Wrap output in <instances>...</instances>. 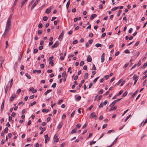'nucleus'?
Returning a JSON list of instances; mask_svg holds the SVG:
<instances>
[{"label":"nucleus","instance_id":"5701e85b","mask_svg":"<svg viewBox=\"0 0 147 147\" xmlns=\"http://www.w3.org/2000/svg\"><path fill=\"white\" fill-rule=\"evenodd\" d=\"M51 11V10L50 9H49V8L47 9L46 10L45 13H47L48 14Z\"/></svg>","mask_w":147,"mask_h":147},{"label":"nucleus","instance_id":"37998d69","mask_svg":"<svg viewBox=\"0 0 147 147\" xmlns=\"http://www.w3.org/2000/svg\"><path fill=\"white\" fill-rule=\"evenodd\" d=\"M49 63L50 64L51 66H53V60L50 61Z\"/></svg>","mask_w":147,"mask_h":147},{"label":"nucleus","instance_id":"72a5a7b5","mask_svg":"<svg viewBox=\"0 0 147 147\" xmlns=\"http://www.w3.org/2000/svg\"><path fill=\"white\" fill-rule=\"evenodd\" d=\"M127 91L125 92L122 95V96L124 97L126 96L127 95Z\"/></svg>","mask_w":147,"mask_h":147},{"label":"nucleus","instance_id":"1a4fd4ad","mask_svg":"<svg viewBox=\"0 0 147 147\" xmlns=\"http://www.w3.org/2000/svg\"><path fill=\"white\" fill-rule=\"evenodd\" d=\"M63 34H64L63 31L61 32V34L59 36L58 39L59 40H61L63 38Z\"/></svg>","mask_w":147,"mask_h":147},{"label":"nucleus","instance_id":"412c9836","mask_svg":"<svg viewBox=\"0 0 147 147\" xmlns=\"http://www.w3.org/2000/svg\"><path fill=\"white\" fill-rule=\"evenodd\" d=\"M122 81H123V79H120L119 80V81H118V82L117 83H116L115 84V85H116L117 86L119 85L121 83V82H122Z\"/></svg>","mask_w":147,"mask_h":147},{"label":"nucleus","instance_id":"c03bdc74","mask_svg":"<svg viewBox=\"0 0 147 147\" xmlns=\"http://www.w3.org/2000/svg\"><path fill=\"white\" fill-rule=\"evenodd\" d=\"M84 61H81L80 64V66H82L84 64Z\"/></svg>","mask_w":147,"mask_h":147},{"label":"nucleus","instance_id":"6ab92c4d","mask_svg":"<svg viewBox=\"0 0 147 147\" xmlns=\"http://www.w3.org/2000/svg\"><path fill=\"white\" fill-rule=\"evenodd\" d=\"M17 66H18V63L17 62H15V63L14 65V67H13L15 71L16 70V69L17 68Z\"/></svg>","mask_w":147,"mask_h":147},{"label":"nucleus","instance_id":"423d86ee","mask_svg":"<svg viewBox=\"0 0 147 147\" xmlns=\"http://www.w3.org/2000/svg\"><path fill=\"white\" fill-rule=\"evenodd\" d=\"M40 1V0H36L33 4L31 8V10H32L34 7H35V5L38 3Z\"/></svg>","mask_w":147,"mask_h":147},{"label":"nucleus","instance_id":"13d9d810","mask_svg":"<svg viewBox=\"0 0 147 147\" xmlns=\"http://www.w3.org/2000/svg\"><path fill=\"white\" fill-rule=\"evenodd\" d=\"M139 43H140V41H138L137 42H136L135 44V45H134L135 46H138L139 45Z\"/></svg>","mask_w":147,"mask_h":147},{"label":"nucleus","instance_id":"0eeeda50","mask_svg":"<svg viewBox=\"0 0 147 147\" xmlns=\"http://www.w3.org/2000/svg\"><path fill=\"white\" fill-rule=\"evenodd\" d=\"M45 143H47V141H49L50 140V138L48 137V134H47L45 135Z\"/></svg>","mask_w":147,"mask_h":147},{"label":"nucleus","instance_id":"4468645a","mask_svg":"<svg viewBox=\"0 0 147 147\" xmlns=\"http://www.w3.org/2000/svg\"><path fill=\"white\" fill-rule=\"evenodd\" d=\"M131 116V115H129L126 117V118L125 119H122V121H124V122H126Z\"/></svg>","mask_w":147,"mask_h":147},{"label":"nucleus","instance_id":"f257e3e1","mask_svg":"<svg viewBox=\"0 0 147 147\" xmlns=\"http://www.w3.org/2000/svg\"><path fill=\"white\" fill-rule=\"evenodd\" d=\"M11 25V22H9V21H7L6 24L5 31L4 32V34H7V32L10 30V26Z\"/></svg>","mask_w":147,"mask_h":147},{"label":"nucleus","instance_id":"ddd939ff","mask_svg":"<svg viewBox=\"0 0 147 147\" xmlns=\"http://www.w3.org/2000/svg\"><path fill=\"white\" fill-rule=\"evenodd\" d=\"M117 108V106H112V107L110 109L109 111H111L113 110H116Z\"/></svg>","mask_w":147,"mask_h":147},{"label":"nucleus","instance_id":"6e6d98bb","mask_svg":"<svg viewBox=\"0 0 147 147\" xmlns=\"http://www.w3.org/2000/svg\"><path fill=\"white\" fill-rule=\"evenodd\" d=\"M92 135V133H90L89 134L88 137L86 139H88L90 138L91 137Z\"/></svg>","mask_w":147,"mask_h":147},{"label":"nucleus","instance_id":"393cba45","mask_svg":"<svg viewBox=\"0 0 147 147\" xmlns=\"http://www.w3.org/2000/svg\"><path fill=\"white\" fill-rule=\"evenodd\" d=\"M95 46L96 47L98 48L99 47H101L102 46V45L100 44L97 43L95 45Z\"/></svg>","mask_w":147,"mask_h":147},{"label":"nucleus","instance_id":"338daca9","mask_svg":"<svg viewBox=\"0 0 147 147\" xmlns=\"http://www.w3.org/2000/svg\"><path fill=\"white\" fill-rule=\"evenodd\" d=\"M147 66V62H146L144 63L143 67L144 68L145 67H146Z\"/></svg>","mask_w":147,"mask_h":147},{"label":"nucleus","instance_id":"f03ea898","mask_svg":"<svg viewBox=\"0 0 147 147\" xmlns=\"http://www.w3.org/2000/svg\"><path fill=\"white\" fill-rule=\"evenodd\" d=\"M138 76H137L135 74L133 77V80H135L134 82V85L136 83L137 81L138 80Z\"/></svg>","mask_w":147,"mask_h":147},{"label":"nucleus","instance_id":"20e7f679","mask_svg":"<svg viewBox=\"0 0 147 147\" xmlns=\"http://www.w3.org/2000/svg\"><path fill=\"white\" fill-rule=\"evenodd\" d=\"M108 101L107 100H105L103 102H101L99 106L100 108L103 107L104 105H105L107 103Z\"/></svg>","mask_w":147,"mask_h":147},{"label":"nucleus","instance_id":"680f3d73","mask_svg":"<svg viewBox=\"0 0 147 147\" xmlns=\"http://www.w3.org/2000/svg\"><path fill=\"white\" fill-rule=\"evenodd\" d=\"M78 40H75L73 42V44H75L78 42Z\"/></svg>","mask_w":147,"mask_h":147},{"label":"nucleus","instance_id":"49530a36","mask_svg":"<svg viewBox=\"0 0 147 147\" xmlns=\"http://www.w3.org/2000/svg\"><path fill=\"white\" fill-rule=\"evenodd\" d=\"M99 77H98L96 78L94 80H93V82L94 83H95L97 81L98 79L99 78Z\"/></svg>","mask_w":147,"mask_h":147},{"label":"nucleus","instance_id":"7ed1b4c3","mask_svg":"<svg viewBox=\"0 0 147 147\" xmlns=\"http://www.w3.org/2000/svg\"><path fill=\"white\" fill-rule=\"evenodd\" d=\"M59 45V42L58 41H57L51 46V48L53 49L56 48Z\"/></svg>","mask_w":147,"mask_h":147},{"label":"nucleus","instance_id":"dca6fc26","mask_svg":"<svg viewBox=\"0 0 147 147\" xmlns=\"http://www.w3.org/2000/svg\"><path fill=\"white\" fill-rule=\"evenodd\" d=\"M5 102V100H4L3 101L2 103V104L1 105V109L2 111H3V109Z\"/></svg>","mask_w":147,"mask_h":147},{"label":"nucleus","instance_id":"7c9ffc66","mask_svg":"<svg viewBox=\"0 0 147 147\" xmlns=\"http://www.w3.org/2000/svg\"><path fill=\"white\" fill-rule=\"evenodd\" d=\"M4 61V58L3 57H0V62H3Z\"/></svg>","mask_w":147,"mask_h":147},{"label":"nucleus","instance_id":"8fccbe9b","mask_svg":"<svg viewBox=\"0 0 147 147\" xmlns=\"http://www.w3.org/2000/svg\"><path fill=\"white\" fill-rule=\"evenodd\" d=\"M18 0H15L14 2V3H13V7H14V6H15V5H16V3H17V2L18 1Z\"/></svg>","mask_w":147,"mask_h":147},{"label":"nucleus","instance_id":"c756f323","mask_svg":"<svg viewBox=\"0 0 147 147\" xmlns=\"http://www.w3.org/2000/svg\"><path fill=\"white\" fill-rule=\"evenodd\" d=\"M36 102L35 101L33 102L32 103H30V105H29L30 107L32 106H33L34 105L36 104Z\"/></svg>","mask_w":147,"mask_h":147},{"label":"nucleus","instance_id":"cd10ccee","mask_svg":"<svg viewBox=\"0 0 147 147\" xmlns=\"http://www.w3.org/2000/svg\"><path fill=\"white\" fill-rule=\"evenodd\" d=\"M12 15L10 16L9 17L8 19L7 20V21H9V22H11V18H12Z\"/></svg>","mask_w":147,"mask_h":147},{"label":"nucleus","instance_id":"bf43d9fd","mask_svg":"<svg viewBox=\"0 0 147 147\" xmlns=\"http://www.w3.org/2000/svg\"><path fill=\"white\" fill-rule=\"evenodd\" d=\"M93 83L92 82H91V83H90V84L89 85V88H90L92 87V86L93 85Z\"/></svg>","mask_w":147,"mask_h":147},{"label":"nucleus","instance_id":"052dcab7","mask_svg":"<svg viewBox=\"0 0 147 147\" xmlns=\"http://www.w3.org/2000/svg\"><path fill=\"white\" fill-rule=\"evenodd\" d=\"M129 63H126L124 66V67L125 68L126 67L129 65Z\"/></svg>","mask_w":147,"mask_h":147},{"label":"nucleus","instance_id":"bb28decb","mask_svg":"<svg viewBox=\"0 0 147 147\" xmlns=\"http://www.w3.org/2000/svg\"><path fill=\"white\" fill-rule=\"evenodd\" d=\"M8 88H9V87H8V86H7L5 87V93L6 94L7 92Z\"/></svg>","mask_w":147,"mask_h":147},{"label":"nucleus","instance_id":"774afa93","mask_svg":"<svg viewBox=\"0 0 147 147\" xmlns=\"http://www.w3.org/2000/svg\"><path fill=\"white\" fill-rule=\"evenodd\" d=\"M147 123V119L143 122V126H144Z\"/></svg>","mask_w":147,"mask_h":147},{"label":"nucleus","instance_id":"c85d7f7f","mask_svg":"<svg viewBox=\"0 0 147 147\" xmlns=\"http://www.w3.org/2000/svg\"><path fill=\"white\" fill-rule=\"evenodd\" d=\"M76 129H73L71 132V134H73L75 133L76 131Z\"/></svg>","mask_w":147,"mask_h":147},{"label":"nucleus","instance_id":"473e14b6","mask_svg":"<svg viewBox=\"0 0 147 147\" xmlns=\"http://www.w3.org/2000/svg\"><path fill=\"white\" fill-rule=\"evenodd\" d=\"M8 130V128L7 127L5 128L4 129V132L5 133H7Z\"/></svg>","mask_w":147,"mask_h":147},{"label":"nucleus","instance_id":"9b49d317","mask_svg":"<svg viewBox=\"0 0 147 147\" xmlns=\"http://www.w3.org/2000/svg\"><path fill=\"white\" fill-rule=\"evenodd\" d=\"M27 1L26 0H22L21 4V7H22L24 4L27 2Z\"/></svg>","mask_w":147,"mask_h":147},{"label":"nucleus","instance_id":"f3484780","mask_svg":"<svg viewBox=\"0 0 147 147\" xmlns=\"http://www.w3.org/2000/svg\"><path fill=\"white\" fill-rule=\"evenodd\" d=\"M33 73H40L41 72V71L40 70H33Z\"/></svg>","mask_w":147,"mask_h":147},{"label":"nucleus","instance_id":"a18cd8bd","mask_svg":"<svg viewBox=\"0 0 147 147\" xmlns=\"http://www.w3.org/2000/svg\"><path fill=\"white\" fill-rule=\"evenodd\" d=\"M75 113V111H73V112L71 113L70 117H73Z\"/></svg>","mask_w":147,"mask_h":147},{"label":"nucleus","instance_id":"9d476101","mask_svg":"<svg viewBox=\"0 0 147 147\" xmlns=\"http://www.w3.org/2000/svg\"><path fill=\"white\" fill-rule=\"evenodd\" d=\"M105 53H103L102 54L101 57V62L103 63L105 60Z\"/></svg>","mask_w":147,"mask_h":147},{"label":"nucleus","instance_id":"de8ad7c7","mask_svg":"<svg viewBox=\"0 0 147 147\" xmlns=\"http://www.w3.org/2000/svg\"><path fill=\"white\" fill-rule=\"evenodd\" d=\"M59 22V20L55 21L54 22V24L55 25H57V24L58 22Z\"/></svg>","mask_w":147,"mask_h":147},{"label":"nucleus","instance_id":"ea45409f","mask_svg":"<svg viewBox=\"0 0 147 147\" xmlns=\"http://www.w3.org/2000/svg\"><path fill=\"white\" fill-rule=\"evenodd\" d=\"M119 8V7H114V8H112L111 9V10L112 11H115V10H116L117 9H118Z\"/></svg>","mask_w":147,"mask_h":147},{"label":"nucleus","instance_id":"58836bf2","mask_svg":"<svg viewBox=\"0 0 147 147\" xmlns=\"http://www.w3.org/2000/svg\"><path fill=\"white\" fill-rule=\"evenodd\" d=\"M124 53H125L128 54L130 53V52L128 49H126L124 51Z\"/></svg>","mask_w":147,"mask_h":147},{"label":"nucleus","instance_id":"3c124183","mask_svg":"<svg viewBox=\"0 0 147 147\" xmlns=\"http://www.w3.org/2000/svg\"><path fill=\"white\" fill-rule=\"evenodd\" d=\"M38 51V50L37 49H34V53H37Z\"/></svg>","mask_w":147,"mask_h":147},{"label":"nucleus","instance_id":"39448f33","mask_svg":"<svg viewBox=\"0 0 147 147\" xmlns=\"http://www.w3.org/2000/svg\"><path fill=\"white\" fill-rule=\"evenodd\" d=\"M97 116L95 115V113L93 112L90 115V118H94L95 119L96 118Z\"/></svg>","mask_w":147,"mask_h":147},{"label":"nucleus","instance_id":"b1692460","mask_svg":"<svg viewBox=\"0 0 147 147\" xmlns=\"http://www.w3.org/2000/svg\"><path fill=\"white\" fill-rule=\"evenodd\" d=\"M26 76L29 79H30L31 77L30 75L28 73H26L25 74Z\"/></svg>","mask_w":147,"mask_h":147},{"label":"nucleus","instance_id":"2eb2a0df","mask_svg":"<svg viewBox=\"0 0 147 147\" xmlns=\"http://www.w3.org/2000/svg\"><path fill=\"white\" fill-rule=\"evenodd\" d=\"M87 61L88 62H91L92 61V58L90 55H88L87 57Z\"/></svg>","mask_w":147,"mask_h":147},{"label":"nucleus","instance_id":"4d7b16f0","mask_svg":"<svg viewBox=\"0 0 147 147\" xmlns=\"http://www.w3.org/2000/svg\"><path fill=\"white\" fill-rule=\"evenodd\" d=\"M12 117L11 116H9V117L8 120L9 121H10L12 120Z\"/></svg>","mask_w":147,"mask_h":147},{"label":"nucleus","instance_id":"69168bd1","mask_svg":"<svg viewBox=\"0 0 147 147\" xmlns=\"http://www.w3.org/2000/svg\"><path fill=\"white\" fill-rule=\"evenodd\" d=\"M43 47L42 46H40L39 47L38 49L40 50H41L42 49Z\"/></svg>","mask_w":147,"mask_h":147},{"label":"nucleus","instance_id":"4c0bfd02","mask_svg":"<svg viewBox=\"0 0 147 147\" xmlns=\"http://www.w3.org/2000/svg\"><path fill=\"white\" fill-rule=\"evenodd\" d=\"M62 125V124L61 123H60L58 126V128L59 129L61 128Z\"/></svg>","mask_w":147,"mask_h":147},{"label":"nucleus","instance_id":"e2e57ef3","mask_svg":"<svg viewBox=\"0 0 147 147\" xmlns=\"http://www.w3.org/2000/svg\"><path fill=\"white\" fill-rule=\"evenodd\" d=\"M125 82V81L124 80L121 84L120 86H122L124 84Z\"/></svg>","mask_w":147,"mask_h":147},{"label":"nucleus","instance_id":"aec40b11","mask_svg":"<svg viewBox=\"0 0 147 147\" xmlns=\"http://www.w3.org/2000/svg\"><path fill=\"white\" fill-rule=\"evenodd\" d=\"M52 91V90L51 89H49L47 91L44 93V94L45 95H47L49 93L51 92Z\"/></svg>","mask_w":147,"mask_h":147},{"label":"nucleus","instance_id":"5fc2aeb1","mask_svg":"<svg viewBox=\"0 0 147 147\" xmlns=\"http://www.w3.org/2000/svg\"><path fill=\"white\" fill-rule=\"evenodd\" d=\"M123 91L122 90H121L119 92L118 94H117V95H118V96L120 95L123 93Z\"/></svg>","mask_w":147,"mask_h":147},{"label":"nucleus","instance_id":"2f4dec72","mask_svg":"<svg viewBox=\"0 0 147 147\" xmlns=\"http://www.w3.org/2000/svg\"><path fill=\"white\" fill-rule=\"evenodd\" d=\"M96 143V141H91L90 142V144L91 146L92 144H94Z\"/></svg>","mask_w":147,"mask_h":147},{"label":"nucleus","instance_id":"864d4df0","mask_svg":"<svg viewBox=\"0 0 147 147\" xmlns=\"http://www.w3.org/2000/svg\"><path fill=\"white\" fill-rule=\"evenodd\" d=\"M65 75H66V72L64 71L62 73V76L63 77H65Z\"/></svg>","mask_w":147,"mask_h":147},{"label":"nucleus","instance_id":"a19ab883","mask_svg":"<svg viewBox=\"0 0 147 147\" xmlns=\"http://www.w3.org/2000/svg\"><path fill=\"white\" fill-rule=\"evenodd\" d=\"M48 19V18L47 16H44L43 17V20L44 21H47Z\"/></svg>","mask_w":147,"mask_h":147},{"label":"nucleus","instance_id":"09e8293b","mask_svg":"<svg viewBox=\"0 0 147 147\" xmlns=\"http://www.w3.org/2000/svg\"><path fill=\"white\" fill-rule=\"evenodd\" d=\"M42 24L40 23L39 24L38 26V27L39 28H42Z\"/></svg>","mask_w":147,"mask_h":147},{"label":"nucleus","instance_id":"f704fd0d","mask_svg":"<svg viewBox=\"0 0 147 147\" xmlns=\"http://www.w3.org/2000/svg\"><path fill=\"white\" fill-rule=\"evenodd\" d=\"M138 91V90H136V92L133 94L132 96L133 97L134 96H135V95L137 94Z\"/></svg>","mask_w":147,"mask_h":147},{"label":"nucleus","instance_id":"6e6552de","mask_svg":"<svg viewBox=\"0 0 147 147\" xmlns=\"http://www.w3.org/2000/svg\"><path fill=\"white\" fill-rule=\"evenodd\" d=\"M16 97V95L15 94H12V96L10 97L9 99V100L10 101H13L14 99Z\"/></svg>","mask_w":147,"mask_h":147},{"label":"nucleus","instance_id":"79ce46f5","mask_svg":"<svg viewBox=\"0 0 147 147\" xmlns=\"http://www.w3.org/2000/svg\"><path fill=\"white\" fill-rule=\"evenodd\" d=\"M116 102L114 101V100L111 103L110 105V106H113L115 104Z\"/></svg>","mask_w":147,"mask_h":147},{"label":"nucleus","instance_id":"0e129e2a","mask_svg":"<svg viewBox=\"0 0 147 147\" xmlns=\"http://www.w3.org/2000/svg\"><path fill=\"white\" fill-rule=\"evenodd\" d=\"M42 31L41 30H39L38 31V33L39 34H42Z\"/></svg>","mask_w":147,"mask_h":147},{"label":"nucleus","instance_id":"e433bc0d","mask_svg":"<svg viewBox=\"0 0 147 147\" xmlns=\"http://www.w3.org/2000/svg\"><path fill=\"white\" fill-rule=\"evenodd\" d=\"M22 55H23V53L21 54V55L18 58V61L19 62L21 61Z\"/></svg>","mask_w":147,"mask_h":147},{"label":"nucleus","instance_id":"4be33fe9","mask_svg":"<svg viewBox=\"0 0 147 147\" xmlns=\"http://www.w3.org/2000/svg\"><path fill=\"white\" fill-rule=\"evenodd\" d=\"M49 110L48 109H43L42 111L43 113H47L49 111Z\"/></svg>","mask_w":147,"mask_h":147},{"label":"nucleus","instance_id":"603ef678","mask_svg":"<svg viewBox=\"0 0 147 147\" xmlns=\"http://www.w3.org/2000/svg\"><path fill=\"white\" fill-rule=\"evenodd\" d=\"M88 74L87 73H86L84 75V77L85 78H87L88 77Z\"/></svg>","mask_w":147,"mask_h":147},{"label":"nucleus","instance_id":"a878e982","mask_svg":"<svg viewBox=\"0 0 147 147\" xmlns=\"http://www.w3.org/2000/svg\"><path fill=\"white\" fill-rule=\"evenodd\" d=\"M81 97L80 96H78L76 98V100L78 101H79L81 99Z\"/></svg>","mask_w":147,"mask_h":147},{"label":"nucleus","instance_id":"f8f14e48","mask_svg":"<svg viewBox=\"0 0 147 147\" xmlns=\"http://www.w3.org/2000/svg\"><path fill=\"white\" fill-rule=\"evenodd\" d=\"M97 15L95 14H92L90 17V19L91 20H93L94 18H96Z\"/></svg>","mask_w":147,"mask_h":147},{"label":"nucleus","instance_id":"c9c22d12","mask_svg":"<svg viewBox=\"0 0 147 147\" xmlns=\"http://www.w3.org/2000/svg\"><path fill=\"white\" fill-rule=\"evenodd\" d=\"M56 86V84L55 83H54L52 85L51 87L53 88H55Z\"/></svg>","mask_w":147,"mask_h":147},{"label":"nucleus","instance_id":"a211bd4d","mask_svg":"<svg viewBox=\"0 0 147 147\" xmlns=\"http://www.w3.org/2000/svg\"><path fill=\"white\" fill-rule=\"evenodd\" d=\"M70 0H69L66 4V8L67 9H68L69 7L70 4Z\"/></svg>","mask_w":147,"mask_h":147}]
</instances>
